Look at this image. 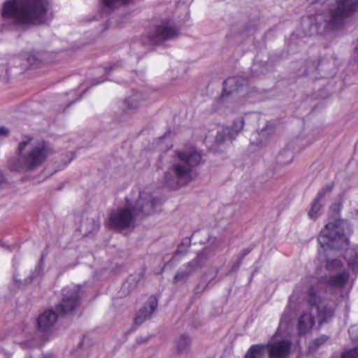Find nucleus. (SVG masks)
<instances>
[{"label":"nucleus","mask_w":358,"mask_h":358,"mask_svg":"<svg viewBox=\"0 0 358 358\" xmlns=\"http://www.w3.org/2000/svg\"><path fill=\"white\" fill-rule=\"evenodd\" d=\"M51 7L48 0H6L1 9L4 19H13L15 24L30 26L43 22Z\"/></svg>","instance_id":"1"},{"label":"nucleus","mask_w":358,"mask_h":358,"mask_svg":"<svg viewBox=\"0 0 358 358\" xmlns=\"http://www.w3.org/2000/svg\"><path fill=\"white\" fill-rule=\"evenodd\" d=\"M159 202V198L140 192L139 197L132 209L124 208L110 213L108 225L109 228L113 229H127L134 222L135 217L139 214L149 215L154 213L156 206Z\"/></svg>","instance_id":"2"},{"label":"nucleus","mask_w":358,"mask_h":358,"mask_svg":"<svg viewBox=\"0 0 358 358\" xmlns=\"http://www.w3.org/2000/svg\"><path fill=\"white\" fill-rule=\"evenodd\" d=\"M176 155L179 162L173 165V171L176 178L175 185L171 181V174L166 173L164 183L171 188L176 189L185 185L192 180V169L198 166L202 159V156L194 147L185 150H177Z\"/></svg>","instance_id":"3"},{"label":"nucleus","mask_w":358,"mask_h":358,"mask_svg":"<svg viewBox=\"0 0 358 358\" xmlns=\"http://www.w3.org/2000/svg\"><path fill=\"white\" fill-rule=\"evenodd\" d=\"M63 295L62 301L55 306L57 313L46 310L38 316L37 327L40 331H47L56 322L58 315H64L69 313L80 304V296L78 290L63 289Z\"/></svg>","instance_id":"4"},{"label":"nucleus","mask_w":358,"mask_h":358,"mask_svg":"<svg viewBox=\"0 0 358 358\" xmlns=\"http://www.w3.org/2000/svg\"><path fill=\"white\" fill-rule=\"evenodd\" d=\"M31 140L32 138H29L27 141L19 143L17 150L19 155L22 157V164L20 166L12 165V170L18 172L32 170L41 166L50 154L51 150L48 143L45 141H39L34 144L30 150L22 155V151Z\"/></svg>","instance_id":"5"},{"label":"nucleus","mask_w":358,"mask_h":358,"mask_svg":"<svg viewBox=\"0 0 358 358\" xmlns=\"http://www.w3.org/2000/svg\"><path fill=\"white\" fill-rule=\"evenodd\" d=\"M318 242L322 248L339 250L349 245V237L345 234L340 222L328 223L321 231Z\"/></svg>","instance_id":"6"},{"label":"nucleus","mask_w":358,"mask_h":358,"mask_svg":"<svg viewBox=\"0 0 358 358\" xmlns=\"http://www.w3.org/2000/svg\"><path fill=\"white\" fill-rule=\"evenodd\" d=\"M358 8V0H337L336 8L330 11V23L340 27L345 19L351 17Z\"/></svg>","instance_id":"7"},{"label":"nucleus","mask_w":358,"mask_h":358,"mask_svg":"<svg viewBox=\"0 0 358 358\" xmlns=\"http://www.w3.org/2000/svg\"><path fill=\"white\" fill-rule=\"evenodd\" d=\"M179 34V29L169 21H164L155 27L152 33H149V42L152 45L173 39Z\"/></svg>","instance_id":"8"},{"label":"nucleus","mask_w":358,"mask_h":358,"mask_svg":"<svg viewBox=\"0 0 358 358\" xmlns=\"http://www.w3.org/2000/svg\"><path fill=\"white\" fill-rule=\"evenodd\" d=\"M265 346L268 358H288L291 353L292 342L282 339L274 343H268Z\"/></svg>","instance_id":"9"},{"label":"nucleus","mask_w":358,"mask_h":358,"mask_svg":"<svg viewBox=\"0 0 358 358\" xmlns=\"http://www.w3.org/2000/svg\"><path fill=\"white\" fill-rule=\"evenodd\" d=\"M350 279V273L347 270L326 276L323 278L324 284L331 288H343L348 282Z\"/></svg>","instance_id":"10"},{"label":"nucleus","mask_w":358,"mask_h":358,"mask_svg":"<svg viewBox=\"0 0 358 358\" xmlns=\"http://www.w3.org/2000/svg\"><path fill=\"white\" fill-rule=\"evenodd\" d=\"M336 306L332 304H324L317 307V318L318 327H320L324 324L330 322L335 316Z\"/></svg>","instance_id":"11"},{"label":"nucleus","mask_w":358,"mask_h":358,"mask_svg":"<svg viewBox=\"0 0 358 358\" xmlns=\"http://www.w3.org/2000/svg\"><path fill=\"white\" fill-rule=\"evenodd\" d=\"M158 305V299L155 296H151L148 299L149 310L148 307L144 306L138 312L134 322L137 325L141 324L145 320L150 317L153 312L155 310Z\"/></svg>","instance_id":"12"},{"label":"nucleus","mask_w":358,"mask_h":358,"mask_svg":"<svg viewBox=\"0 0 358 358\" xmlns=\"http://www.w3.org/2000/svg\"><path fill=\"white\" fill-rule=\"evenodd\" d=\"M315 324V317L310 313H303L298 320L297 330L299 335L308 334Z\"/></svg>","instance_id":"13"},{"label":"nucleus","mask_w":358,"mask_h":358,"mask_svg":"<svg viewBox=\"0 0 358 358\" xmlns=\"http://www.w3.org/2000/svg\"><path fill=\"white\" fill-rule=\"evenodd\" d=\"M344 259L350 270L355 273L358 272V252L354 248L346 250Z\"/></svg>","instance_id":"14"},{"label":"nucleus","mask_w":358,"mask_h":358,"mask_svg":"<svg viewBox=\"0 0 358 358\" xmlns=\"http://www.w3.org/2000/svg\"><path fill=\"white\" fill-rule=\"evenodd\" d=\"M306 301L310 308L319 306V303L321 301L318 290L312 286L306 292Z\"/></svg>","instance_id":"15"},{"label":"nucleus","mask_w":358,"mask_h":358,"mask_svg":"<svg viewBox=\"0 0 358 358\" xmlns=\"http://www.w3.org/2000/svg\"><path fill=\"white\" fill-rule=\"evenodd\" d=\"M266 346L264 344H255L250 346L244 358H262Z\"/></svg>","instance_id":"16"},{"label":"nucleus","mask_w":358,"mask_h":358,"mask_svg":"<svg viewBox=\"0 0 358 358\" xmlns=\"http://www.w3.org/2000/svg\"><path fill=\"white\" fill-rule=\"evenodd\" d=\"M343 267V264L338 259H329L326 262L325 269L329 272H336L341 271Z\"/></svg>","instance_id":"17"},{"label":"nucleus","mask_w":358,"mask_h":358,"mask_svg":"<svg viewBox=\"0 0 358 358\" xmlns=\"http://www.w3.org/2000/svg\"><path fill=\"white\" fill-rule=\"evenodd\" d=\"M189 339L186 335H181L176 342L178 351L180 353L186 352L189 347Z\"/></svg>","instance_id":"18"},{"label":"nucleus","mask_w":358,"mask_h":358,"mask_svg":"<svg viewBox=\"0 0 358 358\" xmlns=\"http://www.w3.org/2000/svg\"><path fill=\"white\" fill-rule=\"evenodd\" d=\"M320 200L315 197L313 200L311 208L308 212V215L311 219H315L322 208L320 203Z\"/></svg>","instance_id":"19"},{"label":"nucleus","mask_w":358,"mask_h":358,"mask_svg":"<svg viewBox=\"0 0 358 358\" xmlns=\"http://www.w3.org/2000/svg\"><path fill=\"white\" fill-rule=\"evenodd\" d=\"M344 202V195L341 194L338 196L336 201H335L330 206V210L335 214H339Z\"/></svg>","instance_id":"20"},{"label":"nucleus","mask_w":358,"mask_h":358,"mask_svg":"<svg viewBox=\"0 0 358 358\" xmlns=\"http://www.w3.org/2000/svg\"><path fill=\"white\" fill-rule=\"evenodd\" d=\"M329 339L326 335H321L316 338L310 345V348L313 350L318 349L320 346L324 344Z\"/></svg>","instance_id":"21"},{"label":"nucleus","mask_w":358,"mask_h":358,"mask_svg":"<svg viewBox=\"0 0 358 358\" xmlns=\"http://www.w3.org/2000/svg\"><path fill=\"white\" fill-rule=\"evenodd\" d=\"M292 153L288 150H283L278 156L279 162L282 164L289 163L292 160Z\"/></svg>","instance_id":"22"},{"label":"nucleus","mask_w":358,"mask_h":358,"mask_svg":"<svg viewBox=\"0 0 358 358\" xmlns=\"http://www.w3.org/2000/svg\"><path fill=\"white\" fill-rule=\"evenodd\" d=\"M334 182H330L327 184L323 188H322L317 193L316 198L321 200L327 193H329L332 191L334 188Z\"/></svg>","instance_id":"23"},{"label":"nucleus","mask_w":358,"mask_h":358,"mask_svg":"<svg viewBox=\"0 0 358 358\" xmlns=\"http://www.w3.org/2000/svg\"><path fill=\"white\" fill-rule=\"evenodd\" d=\"M341 358H358V347L345 351Z\"/></svg>","instance_id":"24"},{"label":"nucleus","mask_w":358,"mask_h":358,"mask_svg":"<svg viewBox=\"0 0 358 358\" xmlns=\"http://www.w3.org/2000/svg\"><path fill=\"white\" fill-rule=\"evenodd\" d=\"M131 0H103V3L108 8H113L114 6L117 3H120L121 4H127Z\"/></svg>","instance_id":"25"},{"label":"nucleus","mask_w":358,"mask_h":358,"mask_svg":"<svg viewBox=\"0 0 358 358\" xmlns=\"http://www.w3.org/2000/svg\"><path fill=\"white\" fill-rule=\"evenodd\" d=\"M27 62L31 66L38 67L41 63V60L34 55H31L27 57Z\"/></svg>","instance_id":"26"},{"label":"nucleus","mask_w":358,"mask_h":358,"mask_svg":"<svg viewBox=\"0 0 358 358\" xmlns=\"http://www.w3.org/2000/svg\"><path fill=\"white\" fill-rule=\"evenodd\" d=\"M236 82V78L233 77V78H229L228 79H227L224 82V89H223V93L224 94H229L231 92H232L234 90H236V88L234 89H229V91L227 92V85H231L232 83H235Z\"/></svg>","instance_id":"27"},{"label":"nucleus","mask_w":358,"mask_h":358,"mask_svg":"<svg viewBox=\"0 0 358 358\" xmlns=\"http://www.w3.org/2000/svg\"><path fill=\"white\" fill-rule=\"evenodd\" d=\"M189 275V272H178L175 276H174V281L175 282H179L184 280L187 278V277Z\"/></svg>","instance_id":"28"},{"label":"nucleus","mask_w":358,"mask_h":358,"mask_svg":"<svg viewBox=\"0 0 358 358\" xmlns=\"http://www.w3.org/2000/svg\"><path fill=\"white\" fill-rule=\"evenodd\" d=\"M244 126V121L243 119L238 120L234 122V129L236 130V134L239 132Z\"/></svg>","instance_id":"29"},{"label":"nucleus","mask_w":358,"mask_h":358,"mask_svg":"<svg viewBox=\"0 0 358 358\" xmlns=\"http://www.w3.org/2000/svg\"><path fill=\"white\" fill-rule=\"evenodd\" d=\"M357 331H358V326H357V325L352 326L349 329L348 332H349L350 336L351 337L352 339L356 340L358 338V336L353 335L354 333L357 332Z\"/></svg>","instance_id":"30"},{"label":"nucleus","mask_w":358,"mask_h":358,"mask_svg":"<svg viewBox=\"0 0 358 358\" xmlns=\"http://www.w3.org/2000/svg\"><path fill=\"white\" fill-rule=\"evenodd\" d=\"M205 257V253L204 252H201L197 255L196 258L194 259V264H198L200 260L203 259Z\"/></svg>","instance_id":"31"},{"label":"nucleus","mask_w":358,"mask_h":358,"mask_svg":"<svg viewBox=\"0 0 358 358\" xmlns=\"http://www.w3.org/2000/svg\"><path fill=\"white\" fill-rule=\"evenodd\" d=\"M8 134V129L5 127H0V136H6Z\"/></svg>","instance_id":"32"},{"label":"nucleus","mask_w":358,"mask_h":358,"mask_svg":"<svg viewBox=\"0 0 358 358\" xmlns=\"http://www.w3.org/2000/svg\"><path fill=\"white\" fill-rule=\"evenodd\" d=\"M224 140V134L222 133H217V135L216 136V141L218 142H222Z\"/></svg>","instance_id":"33"},{"label":"nucleus","mask_w":358,"mask_h":358,"mask_svg":"<svg viewBox=\"0 0 358 358\" xmlns=\"http://www.w3.org/2000/svg\"><path fill=\"white\" fill-rule=\"evenodd\" d=\"M129 101H130V99H126V101H125L126 103L128 105V108H136V106H130V105H129Z\"/></svg>","instance_id":"34"}]
</instances>
